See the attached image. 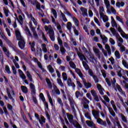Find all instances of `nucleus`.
Segmentation results:
<instances>
[{"label":"nucleus","instance_id":"52","mask_svg":"<svg viewBox=\"0 0 128 128\" xmlns=\"http://www.w3.org/2000/svg\"><path fill=\"white\" fill-rule=\"evenodd\" d=\"M38 68H40V70H42V72H44V68H42V63H40V62H38Z\"/></svg>","mask_w":128,"mask_h":128},{"label":"nucleus","instance_id":"7","mask_svg":"<svg viewBox=\"0 0 128 128\" xmlns=\"http://www.w3.org/2000/svg\"><path fill=\"white\" fill-rule=\"evenodd\" d=\"M100 18H102L104 22H106L108 21V17L106 15L104 14L103 13H100Z\"/></svg>","mask_w":128,"mask_h":128},{"label":"nucleus","instance_id":"6","mask_svg":"<svg viewBox=\"0 0 128 128\" xmlns=\"http://www.w3.org/2000/svg\"><path fill=\"white\" fill-rule=\"evenodd\" d=\"M38 120L40 124L42 126H44V124H46V118H44V116L40 115V118Z\"/></svg>","mask_w":128,"mask_h":128},{"label":"nucleus","instance_id":"28","mask_svg":"<svg viewBox=\"0 0 128 128\" xmlns=\"http://www.w3.org/2000/svg\"><path fill=\"white\" fill-rule=\"evenodd\" d=\"M120 118H121L122 122H126V124H128V120L126 118V116H124V114H120Z\"/></svg>","mask_w":128,"mask_h":128},{"label":"nucleus","instance_id":"44","mask_svg":"<svg viewBox=\"0 0 128 128\" xmlns=\"http://www.w3.org/2000/svg\"><path fill=\"white\" fill-rule=\"evenodd\" d=\"M62 76L63 77L64 80H68V76L66 75V73L63 72L62 74Z\"/></svg>","mask_w":128,"mask_h":128},{"label":"nucleus","instance_id":"8","mask_svg":"<svg viewBox=\"0 0 128 128\" xmlns=\"http://www.w3.org/2000/svg\"><path fill=\"white\" fill-rule=\"evenodd\" d=\"M72 82V78H68L67 82L68 86H72V88H76V84Z\"/></svg>","mask_w":128,"mask_h":128},{"label":"nucleus","instance_id":"59","mask_svg":"<svg viewBox=\"0 0 128 128\" xmlns=\"http://www.w3.org/2000/svg\"><path fill=\"white\" fill-rule=\"evenodd\" d=\"M57 80L58 83V84H60V86H64V83H62L61 79H57Z\"/></svg>","mask_w":128,"mask_h":128},{"label":"nucleus","instance_id":"16","mask_svg":"<svg viewBox=\"0 0 128 128\" xmlns=\"http://www.w3.org/2000/svg\"><path fill=\"white\" fill-rule=\"evenodd\" d=\"M78 56L80 58V60H86V58L84 56V55L82 54V52H78Z\"/></svg>","mask_w":128,"mask_h":128},{"label":"nucleus","instance_id":"57","mask_svg":"<svg viewBox=\"0 0 128 128\" xmlns=\"http://www.w3.org/2000/svg\"><path fill=\"white\" fill-rule=\"evenodd\" d=\"M59 118H60L62 124L63 126H64V124H66V123L64 122V120L62 117V116H60Z\"/></svg>","mask_w":128,"mask_h":128},{"label":"nucleus","instance_id":"15","mask_svg":"<svg viewBox=\"0 0 128 128\" xmlns=\"http://www.w3.org/2000/svg\"><path fill=\"white\" fill-rule=\"evenodd\" d=\"M66 116L70 124H72L74 122V116L68 113H66Z\"/></svg>","mask_w":128,"mask_h":128},{"label":"nucleus","instance_id":"42","mask_svg":"<svg viewBox=\"0 0 128 128\" xmlns=\"http://www.w3.org/2000/svg\"><path fill=\"white\" fill-rule=\"evenodd\" d=\"M85 117L88 120H92V117H90V112H88L85 113Z\"/></svg>","mask_w":128,"mask_h":128},{"label":"nucleus","instance_id":"24","mask_svg":"<svg viewBox=\"0 0 128 128\" xmlns=\"http://www.w3.org/2000/svg\"><path fill=\"white\" fill-rule=\"evenodd\" d=\"M60 52H61L62 56H64V54L66 52V48H64V46H60Z\"/></svg>","mask_w":128,"mask_h":128},{"label":"nucleus","instance_id":"26","mask_svg":"<svg viewBox=\"0 0 128 128\" xmlns=\"http://www.w3.org/2000/svg\"><path fill=\"white\" fill-rule=\"evenodd\" d=\"M69 64H70V68H74V70H76V65L74 62L70 61L69 62Z\"/></svg>","mask_w":128,"mask_h":128},{"label":"nucleus","instance_id":"46","mask_svg":"<svg viewBox=\"0 0 128 128\" xmlns=\"http://www.w3.org/2000/svg\"><path fill=\"white\" fill-rule=\"evenodd\" d=\"M52 12L54 16V18H58V13H56V10L54 9H52Z\"/></svg>","mask_w":128,"mask_h":128},{"label":"nucleus","instance_id":"31","mask_svg":"<svg viewBox=\"0 0 128 128\" xmlns=\"http://www.w3.org/2000/svg\"><path fill=\"white\" fill-rule=\"evenodd\" d=\"M45 114H46V118H47V120L48 121V122H50L52 123V120H50V114H48V111H46L45 112Z\"/></svg>","mask_w":128,"mask_h":128},{"label":"nucleus","instance_id":"33","mask_svg":"<svg viewBox=\"0 0 128 128\" xmlns=\"http://www.w3.org/2000/svg\"><path fill=\"white\" fill-rule=\"evenodd\" d=\"M3 10L6 16V17L8 16V13L10 12V10L6 8V7H4Z\"/></svg>","mask_w":128,"mask_h":128},{"label":"nucleus","instance_id":"3","mask_svg":"<svg viewBox=\"0 0 128 128\" xmlns=\"http://www.w3.org/2000/svg\"><path fill=\"white\" fill-rule=\"evenodd\" d=\"M110 30L113 36H115L116 38H120L118 40L119 42H124V39H122V38L120 37V34H118V33L116 32V28H110Z\"/></svg>","mask_w":128,"mask_h":128},{"label":"nucleus","instance_id":"14","mask_svg":"<svg viewBox=\"0 0 128 128\" xmlns=\"http://www.w3.org/2000/svg\"><path fill=\"white\" fill-rule=\"evenodd\" d=\"M86 122L88 126H90V128H96V124H94V122H90V120H86Z\"/></svg>","mask_w":128,"mask_h":128},{"label":"nucleus","instance_id":"39","mask_svg":"<svg viewBox=\"0 0 128 128\" xmlns=\"http://www.w3.org/2000/svg\"><path fill=\"white\" fill-rule=\"evenodd\" d=\"M72 22H68L66 28H68V30H72Z\"/></svg>","mask_w":128,"mask_h":128},{"label":"nucleus","instance_id":"63","mask_svg":"<svg viewBox=\"0 0 128 128\" xmlns=\"http://www.w3.org/2000/svg\"><path fill=\"white\" fill-rule=\"evenodd\" d=\"M12 70L14 74H16V67H14V66H12Z\"/></svg>","mask_w":128,"mask_h":128},{"label":"nucleus","instance_id":"4","mask_svg":"<svg viewBox=\"0 0 128 128\" xmlns=\"http://www.w3.org/2000/svg\"><path fill=\"white\" fill-rule=\"evenodd\" d=\"M88 74L90 76H92L93 80H94L96 84H98V82L99 80L98 78V76L94 75V72L92 69H90L88 72Z\"/></svg>","mask_w":128,"mask_h":128},{"label":"nucleus","instance_id":"12","mask_svg":"<svg viewBox=\"0 0 128 128\" xmlns=\"http://www.w3.org/2000/svg\"><path fill=\"white\" fill-rule=\"evenodd\" d=\"M75 72L79 76L80 78H84V74H82V70H80V69L78 68H76L75 69Z\"/></svg>","mask_w":128,"mask_h":128},{"label":"nucleus","instance_id":"37","mask_svg":"<svg viewBox=\"0 0 128 128\" xmlns=\"http://www.w3.org/2000/svg\"><path fill=\"white\" fill-rule=\"evenodd\" d=\"M94 52L95 54H96V56H98V58H100V50L98 48H95L94 50Z\"/></svg>","mask_w":128,"mask_h":128},{"label":"nucleus","instance_id":"25","mask_svg":"<svg viewBox=\"0 0 128 128\" xmlns=\"http://www.w3.org/2000/svg\"><path fill=\"white\" fill-rule=\"evenodd\" d=\"M72 19H73V20L74 22L75 26H78H78H80V22L78 20V19L76 17H73Z\"/></svg>","mask_w":128,"mask_h":128},{"label":"nucleus","instance_id":"61","mask_svg":"<svg viewBox=\"0 0 128 128\" xmlns=\"http://www.w3.org/2000/svg\"><path fill=\"white\" fill-rule=\"evenodd\" d=\"M120 52H126V46H122L120 48Z\"/></svg>","mask_w":128,"mask_h":128},{"label":"nucleus","instance_id":"19","mask_svg":"<svg viewBox=\"0 0 128 128\" xmlns=\"http://www.w3.org/2000/svg\"><path fill=\"white\" fill-rule=\"evenodd\" d=\"M92 114L95 118L98 119V118L100 116V112L96 111V110H94L92 112Z\"/></svg>","mask_w":128,"mask_h":128},{"label":"nucleus","instance_id":"64","mask_svg":"<svg viewBox=\"0 0 128 128\" xmlns=\"http://www.w3.org/2000/svg\"><path fill=\"white\" fill-rule=\"evenodd\" d=\"M110 42L111 43V44H116V42L114 41V40H113L112 38H110Z\"/></svg>","mask_w":128,"mask_h":128},{"label":"nucleus","instance_id":"34","mask_svg":"<svg viewBox=\"0 0 128 128\" xmlns=\"http://www.w3.org/2000/svg\"><path fill=\"white\" fill-rule=\"evenodd\" d=\"M114 54H115L116 58L118 60H120V52L116 50L114 52Z\"/></svg>","mask_w":128,"mask_h":128},{"label":"nucleus","instance_id":"29","mask_svg":"<svg viewBox=\"0 0 128 128\" xmlns=\"http://www.w3.org/2000/svg\"><path fill=\"white\" fill-rule=\"evenodd\" d=\"M0 35L1 36V38L4 40H8V38H6V35H4V34L2 32V28H0Z\"/></svg>","mask_w":128,"mask_h":128},{"label":"nucleus","instance_id":"50","mask_svg":"<svg viewBox=\"0 0 128 128\" xmlns=\"http://www.w3.org/2000/svg\"><path fill=\"white\" fill-rule=\"evenodd\" d=\"M83 100H84V104H90V100L86 98V97H84Z\"/></svg>","mask_w":128,"mask_h":128},{"label":"nucleus","instance_id":"60","mask_svg":"<svg viewBox=\"0 0 128 128\" xmlns=\"http://www.w3.org/2000/svg\"><path fill=\"white\" fill-rule=\"evenodd\" d=\"M32 45H31L32 52H36V48H34V42L32 43Z\"/></svg>","mask_w":128,"mask_h":128},{"label":"nucleus","instance_id":"58","mask_svg":"<svg viewBox=\"0 0 128 128\" xmlns=\"http://www.w3.org/2000/svg\"><path fill=\"white\" fill-rule=\"evenodd\" d=\"M30 28L32 30V32H34V30H36V28H34L32 26V22L30 23Z\"/></svg>","mask_w":128,"mask_h":128},{"label":"nucleus","instance_id":"1","mask_svg":"<svg viewBox=\"0 0 128 128\" xmlns=\"http://www.w3.org/2000/svg\"><path fill=\"white\" fill-rule=\"evenodd\" d=\"M15 34L17 40H19L18 46L20 48V50H24V48H26V41L24 40V38L22 36L19 30H16Z\"/></svg>","mask_w":128,"mask_h":128},{"label":"nucleus","instance_id":"10","mask_svg":"<svg viewBox=\"0 0 128 128\" xmlns=\"http://www.w3.org/2000/svg\"><path fill=\"white\" fill-rule=\"evenodd\" d=\"M22 116L24 122H26V124H28L29 126L30 127L32 126V124H30V122L28 121V118H26V115L24 114H22Z\"/></svg>","mask_w":128,"mask_h":128},{"label":"nucleus","instance_id":"49","mask_svg":"<svg viewBox=\"0 0 128 128\" xmlns=\"http://www.w3.org/2000/svg\"><path fill=\"white\" fill-rule=\"evenodd\" d=\"M90 92L94 98L98 96L96 92L94 90H91Z\"/></svg>","mask_w":128,"mask_h":128},{"label":"nucleus","instance_id":"48","mask_svg":"<svg viewBox=\"0 0 128 128\" xmlns=\"http://www.w3.org/2000/svg\"><path fill=\"white\" fill-rule=\"evenodd\" d=\"M3 110H4L5 116H10V113H8V109H6V107H4Z\"/></svg>","mask_w":128,"mask_h":128},{"label":"nucleus","instance_id":"62","mask_svg":"<svg viewBox=\"0 0 128 128\" xmlns=\"http://www.w3.org/2000/svg\"><path fill=\"white\" fill-rule=\"evenodd\" d=\"M96 120H97V122L98 124H102V122H103V120L102 118H97V119H96Z\"/></svg>","mask_w":128,"mask_h":128},{"label":"nucleus","instance_id":"40","mask_svg":"<svg viewBox=\"0 0 128 128\" xmlns=\"http://www.w3.org/2000/svg\"><path fill=\"white\" fill-rule=\"evenodd\" d=\"M40 98L43 102H46V98H44V94L40 93Z\"/></svg>","mask_w":128,"mask_h":128},{"label":"nucleus","instance_id":"2","mask_svg":"<svg viewBox=\"0 0 128 128\" xmlns=\"http://www.w3.org/2000/svg\"><path fill=\"white\" fill-rule=\"evenodd\" d=\"M6 42L7 44H8V46H10V48H12L13 50H14V52H15L16 54H20V56H22V54H24L22 52L18 50V48L16 46L14 45V44H12V42L10 40H8V39L6 40Z\"/></svg>","mask_w":128,"mask_h":128},{"label":"nucleus","instance_id":"5","mask_svg":"<svg viewBox=\"0 0 128 128\" xmlns=\"http://www.w3.org/2000/svg\"><path fill=\"white\" fill-rule=\"evenodd\" d=\"M6 92L8 96V98H10V100H11L13 104L14 103L16 100H14V98H12V94H10V88H6Z\"/></svg>","mask_w":128,"mask_h":128},{"label":"nucleus","instance_id":"55","mask_svg":"<svg viewBox=\"0 0 128 128\" xmlns=\"http://www.w3.org/2000/svg\"><path fill=\"white\" fill-rule=\"evenodd\" d=\"M7 108L8 110L10 111V110H12L13 107L12 106V104H7Z\"/></svg>","mask_w":128,"mask_h":128},{"label":"nucleus","instance_id":"32","mask_svg":"<svg viewBox=\"0 0 128 128\" xmlns=\"http://www.w3.org/2000/svg\"><path fill=\"white\" fill-rule=\"evenodd\" d=\"M5 70L8 74H12V72H10V66H5Z\"/></svg>","mask_w":128,"mask_h":128},{"label":"nucleus","instance_id":"56","mask_svg":"<svg viewBox=\"0 0 128 128\" xmlns=\"http://www.w3.org/2000/svg\"><path fill=\"white\" fill-rule=\"evenodd\" d=\"M106 82L107 83V84H108V86H112V83H110V79L106 78Z\"/></svg>","mask_w":128,"mask_h":128},{"label":"nucleus","instance_id":"23","mask_svg":"<svg viewBox=\"0 0 128 128\" xmlns=\"http://www.w3.org/2000/svg\"><path fill=\"white\" fill-rule=\"evenodd\" d=\"M111 18L112 20V26L113 28H114V26L116 27L118 26V24H116V20L114 19V17L113 16H111Z\"/></svg>","mask_w":128,"mask_h":128},{"label":"nucleus","instance_id":"53","mask_svg":"<svg viewBox=\"0 0 128 128\" xmlns=\"http://www.w3.org/2000/svg\"><path fill=\"white\" fill-rule=\"evenodd\" d=\"M32 100L34 102L35 104H38V102L36 97H35L34 96H32Z\"/></svg>","mask_w":128,"mask_h":128},{"label":"nucleus","instance_id":"36","mask_svg":"<svg viewBox=\"0 0 128 128\" xmlns=\"http://www.w3.org/2000/svg\"><path fill=\"white\" fill-rule=\"evenodd\" d=\"M48 68L51 74H54V70L50 65H48Z\"/></svg>","mask_w":128,"mask_h":128},{"label":"nucleus","instance_id":"11","mask_svg":"<svg viewBox=\"0 0 128 128\" xmlns=\"http://www.w3.org/2000/svg\"><path fill=\"white\" fill-rule=\"evenodd\" d=\"M46 92L47 94L48 98L49 100V102L51 106H54V102L52 101V97L50 94V92H48V90H46Z\"/></svg>","mask_w":128,"mask_h":128},{"label":"nucleus","instance_id":"35","mask_svg":"<svg viewBox=\"0 0 128 128\" xmlns=\"http://www.w3.org/2000/svg\"><path fill=\"white\" fill-rule=\"evenodd\" d=\"M60 14L62 16L63 20L64 22H68V19L66 18V15L64 14L62 11H60Z\"/></svg>","mask_w":128,"mask_h":128},{"label":"nucleus","instance_id":"18","mask_svg":"<svg viewBox=\"0 0 128 128\" xmlns=\"http://www.w3.org/2000/svg\"><path fill=\"white\" fill-rule=\"evenodd\" d=\"M84 84V86L86 88H92V83L88 82H86L85 80H83Z\"/></svg>","mask_w":128,"mask_h":128},{"label":"nucleus","instance_id":"17","mask_svg":"<svg viewBox=\"0 0 128 128\" xmlns=\"http://www.w3.org/2000/svg\"><path fill=\"white\" fill-rule=\"evenodd\" d=\"M100 38H101V40H102V44H106L108 42V37L104 36H104H102V35L100 34Z\"/></svg>","mask_w":128,"mask_h":128},{"label":"nucleus","instance_id":"13","mask_svg":"<svg viewBox=\"0 0 128 128\" xmlns=\"http://www.w3.org/2000/svg\"><path fill=\"white\" fill-rule=\"evenodd\" d=\"M80 10L82 12V16H88V10L86 8H84V7H81L80 8Z\"/></svg>","mask_w":128,"mask_h":128},{"label":"nucleus","instance_id":"43","mask_svg":"<svg viewBox=\"0 0 128 128\" xmlns=\"http://www.w3.org/2000/svg\"><path fill=\"white\" fill-rule=\"evenodd\" d=\"M57 40H58V44H60V46H62V40L60 38V37L58 36L57 38Z\"/></svg>","mask_w":128,"mask_h":128},{"label":"nucleus","instance_id":"30","mask_svg":"<svg viewBox=\"0 0 128 128\" xmlns=\"http://www.w3.org/2000/svg\"><path fill=\"white\" fill-rule=\"evenodd\" d=\"M46 80L50 88H52V82H50V79L46 78Z\"/></svg>","mask_w":128,"mask_h":128},{"label":"nucleus","instance_id":"22","mask_svg":"<svg viewBox=\"0 0 128 128\" xmlns=\"http://www.w3.org/2000/svg\"><path fill=\"white\" fill-rule=\"evenodd\" d=\"M35 4H36V8L38 10H42V8H40V3L38 2V0L34 2Z\"/></svg>","mask_w":128,"mask_h":128},{"label":"nucleus","instance_id":"27","mask_svg":"<svg viewBox=\"0 0 128 128\" xmlns=\"http://www.w3.org/2000/svg\"><path fill=\"white\" fill-rule=\"evenodd\" d=\"M90 59L92 60V61L91 60L92 62H94V60L95 62H98V58H94L93 54H90Z\"/></svg>","mask_w":128,"mask_h":128},{"label":"nucleus","instance_id":"21","mask_svg":"<svg viewBox=\"0 0 128 128\" xmlns=\"http://www.w3.org/2000/svg\"><path fill=\"white\" fill-rule=\"evenodd\" d=\"M108 110L109 112L110 113V114H111L112 116H114V117L116 116V113L112 110V108L109 107L108 108Z\"/></svg>","mask_w":128,"mask_h":128},{"label":"nucleus","instance_id":"51","mask_svg":"<svg viewBox=\"0 0 128 128\" xmlns=\"http://www.w3.org/2000/svg\"><path fill=\"white\" fill-rule=\"evenodd\" d=\"M94 20L96 24H98V25L99 26H100V21L98 20V18H96V17L94 18Z\"/></svg>","mask_w":128,"mask_h":128},{"label":"nucleus","instance_id":"38","mask_svg":"<svg viewBox=\"0 0 128 128\" xmlns=\"http://www.w3.org/2000/svg\"><path fill=\"white\" fill-rule=\"evenodd\" d=\"M26 76L28 77V78L30 80V82H32V76L30 75V72H26Z\"/></svg>","mask_w":128,"mask_h":128},{"label":"nucleus","instance_id":"54","mask_svg":"<svg viewBox=\"0 0 128 128\" xmlns=\"http://www.w3.org/2000/svg\"><path fill=\"white\" fill-rule=\"evenodd\" d=\"M103 98L104 100H106V102H110V98H108V97L106 96H104Z\"/></svg>","mask_w":128,"mask_h":128},{"label":"nucleus","instance_id":"45","mask_svg":"<svg viewBox=\"0 0 128 128\" xmlns=\"http://www.w3.org/2000/svg\"><path fill=\"white\" fill-rule=\"evenodd\" d=\"M58 104L61 106L62 108H64V103H62V100L60 98H58Z\"/></svg>","mask_w":128,"mask_h":128},{"label":"nucleus","instance_id":"47","mask_svg":"<svg viewBox=\"0 0 128 128\" xmlns=\"http://www.w3.org/2000/svg\"><path fill=\"white\" fill-rule=\"evenodd\" d=\"M83 66L85 68L86 70H90V66H88L86 62H83Z\"/></svg>","mask_w":128,"mask_h":128},{"label":"nucleus","instance_id":"20","mask_svg":"<svg viewBox=\"0 0 128 128\" xmlns=\"http://www.w3.org/2000/svg\"><path fill=\"white\" fill-rule=\"evenodd\" d=\"M21 90L24 94H28V88L26 86H22Z\"/></svg>","mask_w":128,"mask_h":128},{"label":"nucleus","instance_id":"9","mask_svg":"<svg viewBox=\"0 0 128 128\" xmlns=\"http://www.w3.org/2000/svg\"><path fill=\"white\" fill-rule=\"evenodd\" d=\"M30 86L32 90V94H36V86H34V84L32 83H30Z\"/></svg>","mask_w":128,"mask_h":128},{"label":"nucleus","instance_id":"41","mask_svg":"<svg viewBox=\"0 0 128 128\" xmlns=\"http://www.w3.org/2000/svg\"><path fill=\"white\" fill-rule=\"evenodd\" d=\"M33 32V36L34 38H36V40H38V34L36 33V31L34 30V31H32Z\"/></svg>","mask_w":128,"mask_h":128}]
</instances>
